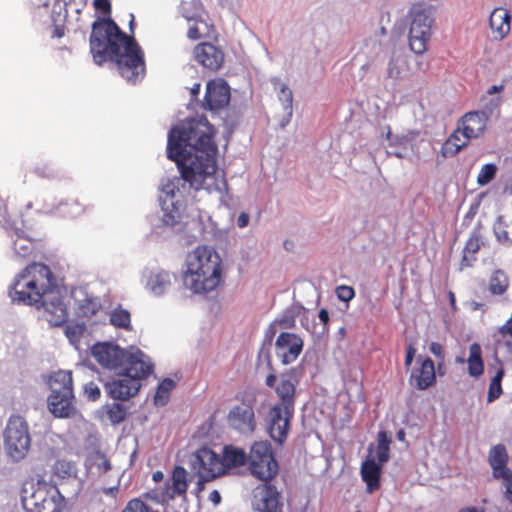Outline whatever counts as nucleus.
I'll use <instances>...</instances> for the list:
<instances>
[{
  "mask_svg": "<svg viewBox=\"0 0 512 512\" xmlns=\"http://www.w3.org/2000/svg\"><path fill=\"white\" fill-rule=\"evenodd\" d=\"M215 133L207 118L201 116L182 121L168 134L167 156L195 191L221 192L227 188L225 178L217 173Z\"/></svg>",
  "mask_w": 512,
  "mask_h": 512,
  "instance_id": "1",
  "label": "nucleus"
},
{
  "mask_svg": "<svg viewBox=\"0 0 512 512\" xmlns=\"http://www.w3.org/2000/svg\"><path fill=\"white\" fill-rule=\"evenodd\" d=\"M94 7L106 18H98L92 24L90 52L94 62L102 65L111 61L118 73L128 83L141 82L146 75L145 54L133 36L124 33L112 20L110 0H94Z\"/></svg>",
  "mask_w": 512,
  "mask_h": 512,
  "instance_id": "2",
  "label": "nucleus"
},
{
  "mask_svg": "<svg viewBox=\"0 0 512 512\" xmlns=\"http://www.w3.org/2000/svg\"><path fill=\"white\" fill-rule=\"evenodd\" d=\"M54 287V276L46 264L33 262L15 279L10 290L13 301L27 305L43 306L46 311L56 314V323L60 324L66 320L67 311L63 302L57 298V302L51 303L53 309L45 300V295Z\"/></svg>",
  "mask_w": 512,
  "mask_h": 512,
  "instance_id": "3",
  "label": "nucleus"
},
{
  "mask_svg": "<svg viewBox=\"0 0 512 512\" xmlns=\"http://www.w3.org/2000/svg\"><path fill=\"white\" fill-rule=\"evenodd\" d=\"M186 266L183 283L193 293L210 292L222 281V259L212 247L197 246L188 254Z\"/></svg>",
  "mask_w": 512,
  "mask_h": 512,
  "instance_id": "4",
  "label": "nucleus"
},
{
  "mask_svg": "<svg viewBox=\"0 0 512 512\" xmlns=\"http://www.w3.org/2000/svg\"><path fill=\"white\" fill-rule=\"evenodd\" d=\"M296 383L292 374L285 373L275 386L279 402L269 410L268 433L278 444H283L288 436L290 421L294 414Z\"/></svg>",
  "mask_w": 512,
  "mask_h": 512,
  "instance_id": "5",
  "label": "nucleus"
},
{
  "mask_svg": "<svg viewBox=\"0 0 512 512\" xmlns=\"http://www.w3.org/2000/svg\"><path fill=\"white\" fill-rule=\"evenodd\" d=\"M49 411L58 418L73 417L77 410L74 405L73 379L71 371L59 370L49 378Z\"/></svg>",
  "mask_w": 512,
  "mask_h": 512,
  "instance_id": "6",
  "label": "nucleus"
},
{
  "mask_svg": "<svg viewBox=\"0 0 512 512\" xmlns=\"http://www.w3.org/2000/svg\"><path fill=\"white\" fill-rule=\"evenodd\" d=\"M409 17V46L414 53L421 55L427 51L432 36L433 7L425 3H415L409 10Z\"/></svg>",
  "mask_w": 512,
  "mask_h": 512,
  "instance_id": "7",
  "label": "nucleus"
},
{
  "mask_svg": "<svg viewBox=\"0 0 512 512\" xmlns=\"http://www.w3.org/2000/svg\"><path fill=\"white\" fill-rule=\"evenodd\" d=\"M4 448L8 457L18 462L23 460L31 447V435L26 419L12 414L3 431Z\"/></svg>",
  "mask_w": 512,
  "mask_h": 512,
  "instance_id": "8",
  "label": "nucleus"
},
{
  "mask_svg": "<svg viewBox=\"0 0 512 512\" xmlns=\"http://www.w3.org/2000/svg\"><path fill=\"white\" fill-rule=\"evenodd\" d=\"M248 459L251 473L261 481L269 482L278 474V463L268 442H255Z\"/></svg>",
  "mask_w": 512,
  "mask_h": 512,
  "instance_id": "9",
  "label": "nucleus"
},
{
  "mask_svg": "<svg viewBox=\"0 0 512 512\" xmlns=\"http://www.w3.org/2000/svg\"><path fill=\"white\" fill-rule=\"evenodd\" d=\"M24 506L31 512H63L66 500L57 487L40 485L29 497L23 498Z\"/></svg>",
  "mask_w": 512,
  "mask_h": 512,
  "instance_id": "10",
  "label": "nucleus"
},
{
  "mask_svg": "<svg viewBox=\"0 0 512 512\" xmlns=\"http://www.w3.org/2000/svg\"><path fill=\"white\" fill-rule=\"evenodd\" d=\"M190 467L197 477L206 480H214L224 475V466L220 461V455L206 446L200 447L192 454Z\"/></svg>",
  "mask_w": 512,
  "mask_h": 512,
  "instance_id": "11",
  "label": "nucleus"
},
{
  "mask_svg": "<svg viewBox=\"0 0 512 512\" xmlns=\"http://www.w3.org/2000/svg\"><path fill=\"white\" fill-rule=\"evenodd\" d=\"M255 404L256 398L251 395L234 406L227 415L229 426L241 433H253L256 429Z\"/></svg>",
  "mask_w": 512,
  "mask_h": 512,
  "instance_id": "12",
  "label": "nucleus"
},
{
  "mask_svg": "<svg viewBox=\"0 0 512 512\" xmlns=\"http://www.w3.org/2000/svg\"><path fill=\"white\" fill-rule=\"evenodd\" d=\"M127 350L110 342H99L92 346L91 354L104 369L120 375Z\"/></svg>",
  "mask_w": 512,
  "mask_h": 512,
  "instance_id": "13",
  "label": "nucleus"
},
{
  "mask_svg": "<svg viewBox=\"0 0 512 512\" xmlns=\"http://www.w3.org/2000/svg\"><path fill=\"white\" fill-rule=\"evenodd\" d=\"M126 356L120 375L139 382L142 379H146L153 372V363L140 349L131 347L127 350Z\"/></svg>",
  "mask_w": 512,
  "mask_h": 512,
  "instance_id": "14",
  "label": "nucleus"
},
{
  "mask_svg": "<svg viewBox=\"0 0 512 512\" xmlns=\"http://www.w3.org/2000/svg\"><path fill=\"white\" fill-rule=\"evenodd\" d=\"M252 507L256 512H283L281 494L274 485L265 482L254 490Z\"/></svg>",
  "mask_w": 512,
  "mask_h": 512,
  "instance_id": "15",
  "label": "nucleus"
},
{
  "mask_svg": "<svg viewBox=\"0 0 512 512\" xmlns=\"http://www.w3.org/2000/svg\"><path fill=\"white\" fill-rule=\"evenodd\" d=\"M303 339L291 332H282L275 342L276 355L282 364L288 365L293 363L303 350Z\"/></svg>",
  "mask_w": 512,
  "mask_h": 512,
  "instance_id": "16",
  "label": "nucleus"
},
{
  "mask_svg": "<svg viewBox=\"0 0 512 512\" xmlns=\"http://www.w3.org/2000/svg\"><path fill=\"white\" fill-rule=\"evenodd\" d=\"M178 186L174 181H168L162 187L164 198L162 199L163 222L168 226L177 224L182 215V205L179 200H175Z\"/></svg>",
  "mask_w": 512,
  "mask_h": 512,
  "instance_id": "17",
  "label": "nucleus"
},
{
  "mask_svg": "<svg viewBox=\"0 0 512 512\" xmlns=\"http://www.w3.org/2000/svg\"><path fill=\"white\" fill-rule=\"evenodd\" d=\"M230 89L224 81L211 80L206 85L202 106L210 111H218L229 104Z\"/></svg>",
  "mask_w": 512,
  "mask_h": 512,
  "instance_id": "18",
  "label": "nucleus"
},
{
  "mask_svg": "<svg viewBox=\"0 0 512 512\" xmlns=\"http://www.w3.org/2000/svg\"><path fill=\"white\" fill-rule=\"evenodd\" d=\"M410 384L418 390H426L436 384V371L433 360L429 357L421 360L419 366L413 368Z\"/></svg>",
  "mask_w": 512,
  "mask_h": 512,
  "instance_id": "19",
  "label": "nucleus"
},
{
  "mask_svg": "<svg viewBox=\"0 0 512 512\" xmlns=\"http://www.w3.org/2000/svg\"><path fill=\"white\" fill-rule=\"evenodd\" d=\"M189 487L188 473L186 469L180 465L173 468L171 477L165 482L164 490L166 497L170 500L176 498L185 499L187 496V490Z\"/></svg>",
  "mask_w": 512,
  "mask_h": 512,
  "instance_id": "20",
  "label": "nucleus"
},
{
  "mask_svg": "<svg viewBox=\"0 0 512 512\" xmlns=\"http://www.w3.org/2000/svg\"><path fill=\"white\" fill-rule=\"evenodd\" d=\"M193 54L200 65L212 71L218 70L224 59L222 51L208 42H202L195 46Z\"/></svg>",
  "mask_w": 512,
  "mask_h": 512,
  "instance_id": "21",
  "label": "nucleus"
},
{
  "mask_svg": "<svg viewBox=\"0 0 512 512\" xmlns=\"http://www.w3.org/2000/svg\"><path fill=\"white\" fill-rule=\"evenodd\" d=\"M488 121V115L483 111L466 113L458 122L462 129V135L475 139L484 134Z\"/></svg>",
  "mask_w": 512,
  "mask_h": 512,
  "instance_id": "22",
  "label": "nucleus"
},
{
  "mask_svg": "<svg viewBox=\"0 0 512 512\" xmlns=\"http://www.w3.org/2000/svg\"><path fill=\"white\" fill-rule=\"evenodd\" d=\"M140 387V382L129 377L105 384L108 395L115 400H128L138 393Z\"/></svg>",
  "mask_w": 512,
  "mask_h": 512,
  "instance_id": "23",
  "label": "nucleus"
},
{
  "mask_svg": "<svg viewBox=\"0 0 512 512\" xmlns=\"http://www.w3.org/2000/svg\"><path fill=\"white\" fill-rule=\"evenodd\" d=\"M490 28L495 39H503L511 28L510 12L503 7L495 8L489 18Z\"/></svg>",
  "mask_w": 512,
  "mask_h": 512,
  "instance_id": "24",
  "label": "nucleus"
},
{
  "mask_svg": "<svg viewBox=\"0 0 512 512\" xmlns=\"http://www.w3.org/2000/svg\"><path fill=\"white\" fill-rule=\"evenodd\" d=\"M507 462L508 454L505 446L502 444L493 446L489 452V464L494 478L501 479L512 473L511 469L507 467Z\"/></svg>",
  "mask_w": 512,
  "mask_h": 512,
  "instance_id": "25",
  "label": "nucleus"
},
{
  "mask_svg": "<svg viewBox=\"0 0 512 512\" xmlns=\"http://www.w3.org/2000/svg\"><path fill=\"white\" fill-rule=\"evenodd\" d=\"M382 464H377L374 459H366L361 465V477L366 483L367 491L373 493L380 488Z\"/></svg>",
  "mask_w": 512,
  "mask_h": 512,
  "instance_id": "26",
  "label": "nucleus"
},
{
  "mask_svg": "<svg viewBox=\"0 0 512 512\" xmlns=\"http://www.w3.org/2000/svg\"><path fill=\"white\" fill-rule=\"evenodd\" d=\"M192 24L187 31V37L196 41L202 38H211L215 35V27L211 23L208 14L206 17L191 20Z\"/></svg>",
  "mask_w": 512,
  "mask_h": 512,
  "instance_id": "27",
  "label": "nucleus"
},
{
  "mask_svg": "<svg viewBox=\"0 0 512 512\" xmlns=\"http://www.w3.org/2000/svg\"><path fill=\"white\" fill-rule=\"evenodd\" d=\"M174 278L175 275L163 270L151 271L147 277L146 286L153 294L159 296L170 287Z\"/></svg>",
  "mask_w": 512,
  "mask_h": 512,
  "instance_id": "28",
  "label": "nucleus"
},
{
  "mask_svg": "<svg viewBox=\"0 0 512 512\" xmlns=\"http://www.w3.org/2000/svg\"><path fill=\"white\" fill-rule=\"evenodd\" d=\"M471 139L466 135H462V129L460 125H457V128L453 131V133L448 137V139L442 145V154L444 157H453L458 152H460L464 147H466Z\"/></svg>",
  "mask_w": 512,
  "mask_h": 512,
  "instance_id": "29",
  "label": "nucleus"
},
{
  "mask_svg": "<svg viewBox=\"0 0 512 512\" xmlns=\"http://www.w3.org/2000/svg\"><path fill=\"white\" fill-rule=\"evenodd\" d=\"M247 455L241 448L233 445H226L223 448V454L220 456V461L224 466V474L231 468H237L246 463Z\"/></svg>",
  "mask_w": 512,
  "mask_h": 512,
  "instance_id": "30",
  "label": "nucleus"
},
{
  "mask_svg": "<svg viewBox=\"0 0 512 512\" xmlns=\"http://www.w3.org/2000/svg\"><path fill=\"white\" fill-rule=\"evenodd\" d=\"M468 364V374L471 377L479 378L484 373V362L482 359V349L480 344L472 343L469 346V357L466 360Z\"/></svg>",
  "mask_w": 512,
  "mask_h": 512,
  "instance_id": "31",
  "label": "nucleus"
},
{
  "mask_svg": "<svg viewBox=\"0 0 512 512\" xmlns=\"http://www.w3.org/2000/svg\"><path fill=\"white\" fill-rule=\"evenodd\" d=\"M386 139L388 140V147L391 148V151L387 153L389 155H393L397 158H404L406 156L409 138L405 135H394L391 132L390 127H387Z\"/></svg>",
  "mask_w": 512,
  "mask_h": 512,
  "instance_id": "32",
  "label": "nucleus"
},
{
  "mask_svg": "<svg viewBox=\"0 0 512 512\" xmlns=\"http://www.w3.org/2000/svg\"><path fill=\"white\" fill-rule=\"evenodd\" d=\"M182 16L188 21L206 17L207 12L201 0H185L181 3Z\"/></svg>",
  "mask_w": 512,
  "mask_h": 512,
  "instance_id": "33",
  "label": "nucleus"
},
{
  "mask_svg": "<svg viewBox=\"0 0 512 512\" xmlns=\"http://www.w3.org/2000/svg\"><path fill=\"white\" fill-rule=\"evenodd\" d=\"M509 287V279L507 275L501 270H495L490 279L488 290L492 295L501 296Z\"/></svg>",
  "mask_w": 512,
  "mask_h": 512,
  "instance_id": "34",
  "label": "nucleus"
},
{
  "mask_svg": "<svg viewBox=\"0 0 512 512\" xmlns=\"http://www.w3.org/2000/svg\"><path fill=\"white\" fill-rule=\"evenodd\" d=\"M278 98H279V100L283 104L284 117L280 121V127L284 128L290 122L291 117H292V113H293V108H292L293 95H292V91L285 84H281L280 91H279V94H278Z\"/></svg>",
  "mask_w": 512,
  "mask_h": 512,
  "instance_id": "35",
  "label": "nucleus"
},
{
  "mask_svg": "<svg viewBox=\"0 0 512 512\" xmlns=\"http://www.w3.org/2000/svg\"><path fill=\"white\" fill-rule=\"evenodd\" d=\"M109 321L110 324L116 328L124 329L126 331L132 330L131 314L128 310L122 308L121 306H118L112 310L110 313Z\"/></svg>",
  "mask_w": 512,
  "mask_h": 512,
  "instance_id": "36",
  "label": "nucleus"
},
{
  "mask_svg": "<svg viewBox=\"0 0 512 512\" xmlns=\"http://www.w3.org/2000/svg\"><path fill=\"white\" fill-rule=\"evenodd\" d=\"M301 309L302 307L299 305H291L286 310H284L280 317L274 320V324H277L282 329L293 328Z\"/></svg>",
  "mask_w": 512,
  "mask_h": 512,
  "instance_id": "37",
  "label": "nucleus"
},
{
  "mask_svg": "<svg viewBox=\"0 0 512 512\" xmlns=\"http://www.w3.org/2000/svg\"><path fill=\"white\" fill-rule=\"evenodd\" d=\"M59 212L64 217L76 218L85 212V206L76 199H68L59 205Z\"/></svg>",
  "mask_w": 512,
  "mask_h": 512,
  "instance_id": "38",
  "label": "nucleus"
},
{
  "mask_svg": "<svg viewBox=\"0 0 512 512\" xmlns=\"http://www.w3.org/2000/svg\"><path fill=\"white\" fill-rule=\"evenodd\" d=\"M175 387V382L170 378L162 380L156 390L154 402L157 405H165L168 402L170 392Z\"/></svg>",
  "mask_w": 512,
  "mask_h": 512,
  "instance_id": "39",
  "label": "nucleus"
},
{
  "mask_svg": "<svg viewBox=\"0 0 512 512\" xmlns=\"http://www.w3.org/2000/svg\"><path fill=\"white\" fill-rule=\"evenodd\" d=\"M88 460L90 467L95 468L98 474H105L112 468L108 457L100 451L92 453Z\"/></svg>",
  "mask_w": 512,
  "mask_h": 512,
  "instance_id": "40",
  "label": "nucleus"
},
{
  "mask_svg": "<svg viewBox=\"0 0 512 512\" xmlns=\"http://www.w3.org/2000/svg\"><path fill=\"white\" fill-rule=\"evenodd\" d=\"M100 308L101 304L97 298L86 297L79 302L78 314L82 317L91 318Z\"/></svg>",
  "mask_w": 512,
  "mask_h": 512,
  "instance_id": "41",
  "label": "nucleus"
},
{
  "mask_svg": "<svg viewBox=\"0 0 512 512\" xmlns=\"http://www.w3.org/2000/svg\"><path fill=\"white\" fill-rule=\"evenodd\" d=\"M505 371L503 368L498 369L495 376L491 379L488 394H487V402H494L502 395V379L504 377Z\"/></svg>",
  "mask_w": 512,
  "mask_h": 512,
  "instance_id": "42",
  "label": "nucleus"
},
{
  "mask_svg": "<svg viewBox=\"0 0 512 512\" xmlns=\"http://www.w3.org/2000/svg\"><path fill=\"white\" fill-rule=\"evenodd\" d=\"M106 415L114 425L123 422L127 416V409L121 403H112L106 406Z\"/></svg>",
  "mask_w": 512,
  "mask_h": 512,
  "instance_id": "43",
  "label": "nucleus"
},
{
  "mask_svg": "<svg viewBox=\"0 0 512 512\" xmlns=\"http://www.w3.org/2000/svg\"><path fill=\"white\" fill-rule=\"evenodd\" d=\"M377 459L380 464L389 460V451L391 440L388 438L386 432L380 431L377 436Z\"/></svg>",
  "mask_w": 512,
  "mask_h": 512,
  "instance_id": "44",
  "label": "nucleus"
},
{
  "mask_svg": "<svg viewBox=\"0 0 512 512\" xmlns=\"http://www.w3.org/2000/svg\"><path fill=\"white\" fill-rule=\"evenodd\" d=\"M497 166L493 163H488L482 166L477 176V183L484 186L491 182L496 175Z\"/></svg>",
  "mask_w": 512,
  "mask_h": 512,
  "instance_id": "45",
  "label": "nucleus"
},
{
  "mask_svg": "<svg viewBox=\"0 0 512 512\" xmlns=\"http://www.w3.org/2000/svg\"><path fill=\"white\" fill-rule=\"evenodd\" d=\"M494 233L497 238V240L505 245V246H512V236H510L507 226L501 221L499 218L498 221L494 225Z\"/></svg>",
  "mask_w": 512,
  "mask_h": 512,
  "instance_id": "46",
  "label": "nucleus"
},
{
  "mask_svg": "<svg viewBox=\"0 0 512 512\" xmlns=\"http://www.w3.org/2000/svg\"><path fill=\"white\" fill-rule=\"evenodd\" d=\"M62 3L65 11L64 17L70 12L79 14L85 6V0H57L56 4Z\"/></svg>",
  "mask_w": 512,
  "mask_h": 512,
  "instance_id": "47",
  "label": "nucleus"
},
{
  "mask_svg": "<svg viewBox=\"0 0 512 512\" xmlns=\"http://www.w3.org/2000/svg\"><path fill=\"white\" fill-rule=\"evenodd\" d=\"M122 512H152V509L140 498L128 501Z\"/></svg>",
  "mask_w": 512,
  "mask_h": 512,
  "instance_id": "48",
  "label": "nucleus"
},
{
  "mask_svg": "<svg viewBox=\"0 0 512 512\" xmlns=\"http://www.w3.org/2000/svg\"><path fill=\"white\" fill-rule=\"evenodd\" d=\"M14 251L21 257H27L32 251V244L24 238H18L14 241Z\"/></svg>",
  "mask_w": 512,
  "mask_h": 512,
  "instance_id": "49",
  "label": "nucleus"
},
{
  "mask_svg": "<svg viewBox=\"0 0 512 512\" xmlns=\"http://www.w3.org/2000/svg\"><path fill=\"white\" fill-rule=\"evenodd\" d=\"M143 497L145 499H149L151 501H154L156 503L164 504L170 502V498L166 497V493L164 488L162 489H152L146 493L143 494Z\"/></svg>",
  "mask_w": 512,
  "mask_h": 512,
  "instance_id": "50",
  "label": "nucleus"
},
{
  "mask_svg": "<svg viewBox=\"0 0 512 512\" xmlns=\"http://www.w3.org/2000/svg\"><path fill=\"white\" fill-rule=\"evenodd\" d=\"M482 242L479 234H472L466 241L464 251L474 256L481 248Z\"/></svg>",
  "mask_w": 512,
  "mask_h": 512,
  "instance_id": "51",
  "label": "nucleus"
},
{
  "mask_svg": "<svg viewBox=\"0 0 512 512\" xmlns=\"http://www.w3.org/2000/svg\"><path fill=\"white\" fill-rule=\"evenodd\" d=\"M118 493H119V486L118 485H115V486H112V487H107V488H101V489H97L93 492V499L97 502H101L102 501V495H107L109 497H111L113 500H116L117 496H118Z\"/></svg>",
  "mask_w": 512,
  "mask_h": 512,
  "instance_id": "52",
  "label": "nucleus"
},
{
  "mask_svg": "<svg viewBox=\"0 0 512 512\" xmlns=\"http://www.w3.org/2000/svg\"><path fill=\"white\" fill-rule=\"evenodd\" d=\"M336 295L339 300L348 302L355 296V291L352 287L341 285L336 288Z\"/></svg>",
  "mask_w": 512,
  "mask_h": 512,
  "instance_id": "53",
  "label": "nucleus"
},
{
  "mask_svg": "<svg viewBox=\"0 0 512 512\" xmlns=\"http://www.w3.org/2000/svg\"><path fill=\"white\" fill-rule=\"evenodd\" d=\"M387 74H388V77L392 78V79H397L400 77L401 68H400L398 59H395L393 57L390 59V61L388 63Z\"/></svg>",
  "mask_w": 512,
  "mask_h": 512,
  "instance_id": "54",
  "label": "nucleus"
},
{
  "mask_svg": "<svg viewBox=\"0 0 512 512\" xmlns=\"http://www.w3.org/2000/svg\"><path fill=\"white\" fill-rule=\"evenodd\" d=\"M503 481L504 490V498L509 504L512 505V473H509L506 477L501 478Z\"/></svg>",
  "mask_w": 512,
  "mask_h": 512,
  "instance_id": "55",
  "label": "nucleus"
},
{
  "mask_svg": "<svg viewBox=\"0 0 512 512\" xmlns=\"http://www.w3.org/2000/svg\"><path fill=\"white\" fill-rule=\"evenodd\" d=\"M85 393L87 394L88 398L93 401L99 399L101 395L100 389L93 382H90L85 386Z\"/></svg>",
  "mask_w": 512,
  "mask_h": 512,
  "instance_id": "56",
  "label": "nucleus"
},
{
  "mask_svg": "<svg viewBox=\"0 0 512 512\" xmlns=\"http://www.w3.org/2000/svg\"><path fill=\"white\" fill-rule=\"evenodd\" d=\"M430 352L439 358L441 361L444 360V349L443 346L438 342H431L429 345Z\"/></svg>",
  "mask_w": 512,
  "mask_h": 512,
  "instance_id": "57",
  "label": "nucleus"
},
{
  "mask_svg": "<svg viewBox=\"0 0 512 512\" xmlns=\"http://www.w3.org/2000/svg\"><path fill=\"white\" fill-rule=\"evenodd\" d=\"M415 354H416V348L410 344L408 345V347L406 348V356H405V361H404V366L406 369H409L412 362H413V359L415 357Z\"/></svg>",
  "mask_w": 512,
  "mask_h": 512,
  "instance_id": "58",
  "label": "nucleus"
},
{
  "mask_svg": "<svg viewBox=\"0 0 512 512\" xmlns=\"http://www.w3.org/2000/svg\"><path fill=\"white\" fill-rule=\"evenodd\" d=\"M498 332L503 337H505L506 335H510L512 337V316L510 317V319L506 321L505 324L498 328Z\"/></svg>",
  "mask_w": 512,
  "mask_h": 512,
  "instance_id": "59",
  "label": "nucleus"
},
{
  "mask_svg": "<svg viewBox=\"0 0 512 512\" xmlns=\"http://www.w3.org/2000/svg\"><path fill=\"white\" fill-rule=\"evenodd\" d=\"M475 260H476V258L474 256H471V254H466V251H464V254H463V257H462L461 263H460V270H463L466 267H471Z\"/></svg>",
  "mask_w": 512,
  "mask_h": 512,
  "instance_id": "60",
  "label": "nucleus"
},
{
  "mask_svg": "<svg viewBox=\"0 0 512 512\" xmlns=\"http://www.w3.org/2000/svg\"><path fill=\"white\" fill-rule=\"evenodd\" d=\"M250 216L246 212H242L239 214L237 218V226L239 228H244L249 224Z\"/></svg>",
  "mask_w": 512,
  "mask_h": 512,
  "instance_id": "61",
  "label": "nucleus"
},
{
  "mask_svg": "<svg viewBox=\"0 0 512 512\" xmlns=\"http://www.w3.org/2000/svg\"><path fill=\"white\" fill-rule=\"evenodd\" d=\"M198 480L196 482V486H195V494L196 495H199L205 488V483L206 482H210L211 480H206L202 477H197Z\"/></svg>",
  "mask_w": 512,
  "mask_h": 512,
  "instance_id": "62",
  "label": "nucleus"
},
{
  "mask_svg": "<svg viewBox=\"0 0 512 512\" xmlns=\"http://www.w3.org/2000/svg\"><path fill=\"white\" fill-rule=\"evenodd\" d=\"M318 317H319L320 321L323 323V325L326 327L330 320L329 313H328L327 309H325V308L320 309L319 313H318Z\"/></svg>",
  "mask_w": 512,
  "mask_h": 512,
  "instance_id": "63",
  "label": "nucleus"
},
{
  "mask_svg": "<svg viewBox=\"0 0 512 512\" xmlns=\"http://www.w3.org/2000/svg\"><path fill=\"white\" fill-rule=\"evenodd\" d=\"M209 500L214 504L218 505L221 502V495L217 490H213L209 494Z\"/></svg>",
  "mask_w": 512,
  "mask_h": 512,
  "instance_id": "64",
  "label": "nucleus"
}]
</instances>
